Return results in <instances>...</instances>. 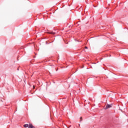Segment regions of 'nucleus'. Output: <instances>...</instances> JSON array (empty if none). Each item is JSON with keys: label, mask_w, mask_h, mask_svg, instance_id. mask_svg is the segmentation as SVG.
<instances>
[{"label": "nucleus", "mask_w": 128, "mask_h": 128, "mask_svg": "<svg viewBox=\"0 0 128 128\" xmlns=\"http://www.w3.org/2000/svg\"><path fill=\"white\" fill-rule=\"evenodd\" d=\"M112 104H107L106 106V107L105 108V110H108V108H112Z\"/></svg>", "instance_id": "1"}, {"label": "nucleus", "mask_w": 128, "mask_h": 128, "mask_svg": "<svg viewBox=\"0 0 128 128\" xmlns=\"http://www.w3.org/2000/svg\"><path fill=\"white\" fill-rule=\"evenodd\" d=\"M49 34H55L56 33L52 32H50Z\"/></svg>", "instance_id": "3"}, {"label": "nucleus", "mask_w": 128, "mask_h": 128, "mask_svg": "<svg viewBox=\"0 0 128 128\" xmlns=\"http://www.w3.org/2000/svg\"><path fill=\"white\" fill-rule=\"evenodd\" d=\"M85 48L88 49V47L87 46H85Z\"/></svg>", "instance_id": "5"}, {"label": "nucleus", "mask_w": 128, "mask_h": 128, "mask_svg": "<svg viewBox=\"0 0 128 128\" xmlns=\"http://www.w3.org/2000/svg\"><path fill=\"white\" fill-rule=\"evenodd\" d=\"M80 120H82V117H80Z\"/></svg>", "instance_id": "4"}, {"label": "nucleus", "mask_w": 128, "mask_h": 128, "mask_svg": "<svg viewBox=\"0 0 128 128\" xmlns=\"http://www.w3.org/2000/svg\"><path fill=\"white\" fill-rule=\"evenodd\" d=\"M24 128H28V126H29L28 124H25L24 125Z\"/></svg>", "instance_id": "2"}, {"label": "nucleus", "mask_w": 128, "mask_h": 128, "mask_svg": "<svg viewBox=\"0 0 128 128\" xmlns=\"http://www.w3.org/2000/svg\"><path fill=\"white\" fill-rule=\"evenodd\" d=\"M33 88H34V86H33Z\"/></svg>", "instance_id": "6"}]
</instances>
